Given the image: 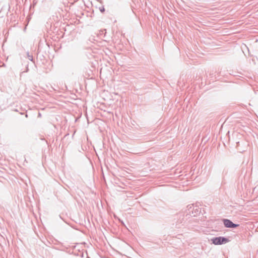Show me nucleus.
<instances>
[{"mask_svg":"<svg viewBox=\"0 0 258 258\" xmlns=\"http://www.w3.org/2000/svg\"><path fill=\"white\" fill-rule=\"evenodd\" d=\"M211 241L215 245H221L228 242L229 240L226 237L219 236L213 237L211 239Z\"/></svg>","mask_w":258,"mask_h":258,"instance_id":"obj_1","label":"nucleus"},{"mask_svg":"<svg viewBox=\"0 0 258 258\" xmlns=\"http://www.w3.org/2000/svg\"><path fill=\"white\" fill-rule=\"evenodd\" d=\"M188 210L189 211V214L191 212L192 216L194 217L196 216L201 212V209L198 208V206H194V205H189Z\"/></svg>","mask_w":258,"mask_h":258,"instance_id":"obj_2","label":"nucleus"},{"mask_svg":"<svg viewBox=\"0 0 258 258\" xmlns=\"http://www.w3.org/2000/svg\"><path fill=\"white\" fill-rule=\"evenodd\" d=\"M224 225L225 227L235 228L239 226L238 224L233 223L231 220L227 219L223 220Z\"/></svg>","mask_w":258,"mask_h":258,"instance_id":"obj_3","label":"nucleus"},{"mask_svg":"<svg viewBox=\"0 0 258 258\" xmlns=\"http://www.w3.org/2000/svg\"><path fill=\"white\" fill-rule=\"evenodd\" d=\"M180 216H181V215H180V217H179V221H180L181 223H182L183 222V225L185 224V223H186V221L189 217V214H186L185 216H184V215L182 216V218L181 219Z\"/></svg>","mask_w":258,"mask_h":258,"instance_id":"obj_4","label":"nucleus"},{"mask_svg":"<svg viewBox=\"0 0 258 258\" xmlns=\"http://www.w3.org/2000/svg\"><path fill=\"white\" fill-rule=\"evenodd\" d=\"M27 56H28V59L31 61H34L33 60V56L32 55H31L29 54V53H27Z\"/></svg>","mask_w":258,"mask_h":258,"instance_id":"obj_5","label":"nucleus"},{"mask_svg":"<svg viewBox=\"0 0 258 258\" xmlns=\"http://www.w3.org/2000/svg\"><path fill=\"white\" fill-rule=\"evenodd\" d=\"M98 9L102 13L105 12V9L104 8V6L99 7Z\"/></svg>","mask_w":258,"mask_h":258,"instance_id":"obj_6","label":"nucleus"},{"mask_svg":"<svg viewBox=\"0 0 258 258\" xmlns=\"http://www.w3.org/2000/svg\"><path fill=\"white\" fill-rule=\"evenodd\" d=\"M179 221L177 222V223L176 224V226L177 228H179L180 227V224H181L180 222V223H178Z\"/></svg>","mask_w":258,"mask_h":258,"instance_id":"obj_7","label":"nucleus"},{"mask_svg":"<svg viewBox=\"0 0 258 258\" xmlns=\"http://www.w3.org/2000/svg\"><path fill=\"white\" fill-rule=\"evenodd\" d=\"M28 71H29L28 66L27 65L26 70V71H24V72H28ZM23 73H24V72Z\"/></svg>","mask_w":258,"mask_h":258,"instance_id":"obj_8","label":"nucleus"},{"mask_svg":"<svg viewBox=\"0 0 258 258\" xmlns=\"http://www.w3.org/2000/svg\"><path fill=\"white\" fill-rule=\"evenodd\" d=\"M38 116H41V113H39V114H38Z\"/></svg>","mask_w":258,"mask_h":258,"instance_id":"obj_9","label":"nucleus"},{"mask_svg":"<svg viewBox=\"0 0 258 258\" xmlns=\"http://www.w3.org/2000/svg\"><path fill=\"white\" fill-rule=\"evenodd\" d=\"M25 116H26V117H28V115H27V114H25Z\"/></svg>","mask_w":258,"mask_h":258,"instance_id":"obj_10","label":"nucleus"}]
</instances>
